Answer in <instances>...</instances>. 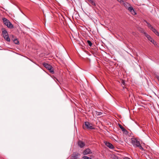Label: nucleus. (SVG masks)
I'll return each mask as SVG.
<instances>
[{"instance_id":"20","label":"nucleus","mask_w":159,"mask_h":159,"mask_svg":"<svg viewBox=\"0 0 159 159\" xmlns=\"http://www.w3.org/2000/svg\"><path fill=\"white\" fill-rule=\"evenodd\" d=\"M96 114L97 116H100L102 114V112H99L97 111H95Z\"/></svg>"},{"instance_id":"1","label":"nucleus","mask_w":159,"mask_h":159,"mask_svg":"<svg viewBox=\"0 0 159 159\" xmlns=\"http://www.w3.org/2000/svg\"><path fill=\"white\" fill-rule=\"evenodd\" d=\"M2 34L3 37L7 41L10 42V39L9 37L7 31L4 28L2 29Z\"/></svg>"},{"instance_id":"8","label":"nucleus","mask_w":159,"mask_h":159,"mask_svg":"<svg viewBox=\"0 0 159 159\" xmlns=\"http://www.w3.org/2000/svg\"><path fill=\"white\" fill-rule=\"evenodd\" d=\"M92 153V152L91 150L89 148H87L84 150L83 153L84 155H86Z\"/></svg>"},{"instance_id":"16","label":"nucleus","mask_w":159,"mask_h":159,"mask_svg":"<svg viewBox=\"0 0 159 159\" xmlns=\"http://www.w3.org/2000/svg\"><path fill=\"white\" fill-rule=\"evenodd\" d=\"M91 3L92 5L95 6L96 4L95 2L93 1V0H88Z\"/></svg>"},{"instance_id":"26","label":"nucleus","mask_w":159,"mask_h":159,"mask_svg":"<svg viewBox=\"0 0 159 159\" xmlns=\"http://www.w3.org/2000/svg\"><path fill=\"white\" fill-rule=\"evenodd\" d=\"M143 33L145 35L146 37L147 38V37H148V36L149 35L145 32H143Z\"/></svg>"},{"instance_id":"28","label":"nucleus","mask_w":159,"mask_h":159,"mask_svg":"<svg viewBox=\"0 0 159 159\" xmlns=\"http://www.w3.org/2000/svg\"><path fill=\"white\" fill-rule=\"evenodd\" d=\"M157 79L159 81V76L158 75H157L156 76Z\"/></svg>"},{"instance_id":"17","label":"nucleus","mask_w":159,"mask_h":159,"mask_svg":"<svg viewBox=\"0 0 159 159\" xmlns=\"http://www.w3.org/2000/svg\"><path fill=\"white\" fill-rule=\"evenodd\" d=\"M125 81L124 80H122L121 81V85L123 86V88H124V86L125 85Z\"/></svg>"},{"instance_id":"22","label":"nucleus","mask_w":159,"mask_h":159,"mask_svg":"<svg viewBox=\"0 0 159 159\" xmlns=\"http://www.w3.org/2000/svg\"><path fill=\"white\" fill-rule=\"evenodd\" d=\"M82 159H92V158L89 157L85 156L82 157Z\"/></svg>"},{"instance_id":"5","label":"nucleus","mask_w":159,"mask_h":159,"mask_svg":"<svg viewBox=\"0 0 159 159\" xmlns=\"http://www.w3.org/2000/svg\"><path fill=\"white\" fill-rule=\"evenodd\" d=\"M120 3L127 8H128L130 6V5L129 3L123 0L120 1Z\"/></svg>"},{"instance_id":"23","label":"nucleus","mask_w":159,"mask_h":159,"mask_svg":"<svg viewBox=\"0 0 159 159\" xmlns=\"http://www.w3.org/2000/svg\"><path fill=\"white\" fill-rule=\"evenodd\" d=\"M87 42L88 43V44L90 46H91L92 45V43L91 42V41H90V40H88L87 41Z\"/></svg>"},{"instance_id":"31","label":"nucleus","mask_w":159,"mask_h":159,"mask_svg":"<svg viewBox=\"0 0 159 159\" xmlns=\"http://www.w3.org/2000/svg\"><path fill=\"white\" fill-rule=\"evenodd\" d=\"M157 36H159V35H158Z\"/></svg>"},{"instance_id":"9","label":"nucleus","mask_w":159,"mask_h":159,"mask_svg":"<svg viewBox=\"0 0 159 159\" xmlns=\"http://www.w3.org/2000/svg\"><path fill=\"white\" fill-rule=\"evenodd\" d=\"M78 145L81 148H83L85 146V144L82 141L79 140L78 142Z\"/></svg>"},{"instance_id":"6","label":"nucleus","mask_w":159,"mask_h":159,"mask_svg":"<svg viewBox=\"0 0 159 159\" xmlns=\"http://www.w3.org/2000/svg\"><path fill=\"white\" fill-rule=\"evenodd\" d=\"M80 155L78 153H74L72 155L71 159H79L78 156Z\"/></svg>"},{"instance_id":"7","label":"nucleus","mask_w":159,"mask_h":159,"mask_svg":"<svg viewBox=\"0 0 159 159\" xmlns=\"http://www.w3.org/2000/svg\"><path fill=\"white\" fill-rule=\"evenodd\" d=\"M104 143L109 148L112 149L114 148L113 146L109 142L107 141H105L104 142Z\"/></svg>"},{"instance_id":"13","label":"nucleus","mask_w":159,"mask_h":159,"mask_svg":"<svg viewBox=\"0 0 159 159\" xmlns=\"http://www.w3.org/2000/svg\"><path fill=\"white\" fill-rule=\"evenodd\" d=\"M118 125L120 128L122 129L123 131H124L126 130L125 129V128L121 125L120 124H118Z\"/></svg>"},{"instance_id":"14","label":"nucleus","mask_w":159,"mask_h":159,"mask_svg":"<svg viewBox=\"0 0 159 159\" xmlns=\"http://www.w3.org/2000/svg\"><path fill=\"white\" fill-rule=\"evenodd\" d=\"M151 42L156 47H158V45H157V44L156 42H155L153 40H152L151 41Z\"/></svg>"},{"instance_id":"3","label":"nucleus","mask_w":159,"mask_h":159,"mask_svg":"<svg viewBox=\"0 0 159 159\" xmlns=\"http://www.w3.org/2000/svg\"><path fill=\"white\" fill-rule=\"evenodd\" d=\"M83 128L85 129L86 128L88 129H94L95 128L92 126V124L89 122H85L84 125L83 126Z\"/></svg>"},{"instance_id":"21","label":"nucleus","mask_w":159,"mask_h":159,"mask_svg":"<svg viewBox=\"0 0 159 159\" xmlns=\"http://www.w3.org/2000/svg\"><path fill=\"white\" fill-rule=\"evenodd\" d=\"M14 42L16 44H18L19 43V41L17 39H15L14 40Z\"/></svg>"},{"instance_id":"10","label":"nucleus","mask_w":159,"mask_h":159,"mask_svg":"<svg viewBox=\"0 0 159 159\" xmlns=\"http://www.w3.org/2000/svg\"><path fill=\"white\" fill-rule=\"evenodd\" d=\"M157 35H159V33L152 26L150 28Z\"/></svg>"},{"instance_id":"19","label":"nucleus","mask_w":159,"mask_h":159,"mask_svg":"<svg viewBox=\"0 0 159 159\" xmlns=\"http://www.w3.org/2000/svg\"><path fill=\"white\" fill-rule=\"evenodd\" d=\"M130 12L132 14L134 15H135L137 14L134 9Z\"/></svg>"},{"instance_id":"24","label":"nucleus","mask_w":159,"mask_h":159,"mask_svg":"<svg viewBox=\"0 0 159 159\" xmlns=\"http://www.w3.org/2000/svg\"><path fill=\"white\" fill-rule=\"evenodd\" d=\"M133 9V8L130 6L128 8V10L130 12H131Z\"/></svg>"},{"instance_id":"18","label":"nucleus","mask_w":159,"mask_h":159,"mask_svg":"<svg viewBox=\"0 0 159 159\" xmlns=\"http://www.w3.org/2000/svg\"><path fill=\"white\" fill-rule=\"evenodd\" d=\"M137 147H139V148L142 150H143L144 151V149H143V147H142V146L140 144V143L139 144V146H138Z\"/></svg>"},{"instance_id":"25","label":"nucleus","mask_w":159,"mask_h":159,"mask_svg":"<svg viewBox=\"0 0 159 159\" xmlns=\"http://www.w3.org/2000/svg\"><path fill=\"white\" fill-rule=\"evenodd\" d=\"M147 39H148L151 42V41L153 39L149 35V36H148V37H147Z\"/></svg>"},{"instance_id":"12","label":"nucleus","mask_w":159,"mask_h":159,"mask_svg":"<svg viewBox=\"0 0 159 159\" xmlns=\"http://www.w3.org/2000/svg\"><path fill=\"white\" fill-rule=\"evenodd\" d=\"M49 71L52 74L54 73V70L53 67L51 66V67L48 69Z\"/></svg>"},{"instance_id":"27","label":"nucleus","mask_w":159,"mask_h":159,"mask_svg":"<svg viewBox=\"0 0 159 159\" xmlns=\"http://www.w3.org/2000/svg\"><path fill=\"white\" fill-rule=\"evenodd\" d=\"M118 116V117H116L118 119H119V118H122V117H121V115H120V116Z\"/></svg>"},{"instance_id":"30","label":"nucleus","mask_w":159,"mask_h":159,"mask_svg":"<svg viewBox=\"0 0 159 159\" xmlns=\"http://www.w3.org/2000/svg\"><path fill=\"white\" fill-rule=\"evenodd\" d=\"M113 159H118V158L117 157H115V158H113Z\"/></svg>"},{"instance_id":"4","label":"nucleus","mask_w":159,"mask_h":159,"mask_svg":"<svg viewBox=\"0 0 159 159\" xmlns=\"http://www.w3.org/2000/svg\"><path fill=\"white\" fill-rule=\"evenodd\" d=\"M131 140L132 144L135 147H137L140 143L139 141L136 138H132L131 139Z\"/></svg>"},{"instance_id":"29","label":"nucleus","mask_w":159,"mask_h":159,"mask_svg":"<svg viewBox=\"0 0 159 159\" xmlns=\"http://www.w3.org/2000/svg\"><path fill=\"white\" fill-rule=\"evenodd\" d=\"M124 159H130L129 157H125L124 158Z\"/></svg>"},{"instance_id":"11","label":"nucleus","mask_w":159,"mask_h":159,"mask_svg":"<svg viewBox=\"0 0 159 159\" xmlns=\"http://www.w3.org/2000/svg\"><path fill=\"white\" fill-rule=\"evenodd\" d=\"M43 65L44 66V67H45L48 70V69L51 67L52 66L51 65L49 64L46 63H43Z\"/></svg>"},{"instance_id":"2","label":"nucleus","mask_w":159,"mask_h":159,"mask_svg":"<svg viewBox=\"0 0 159 159\" xmlns=\"http://www.w3.org/2000/svg\"><path fill=\"white\" fill-rule=\"evenodd\" d=\"M2 19L5 25L8 28L10 29L14 28L13 25L5 17L3 18Z\"/></svg>"},{"instance_id":"15","label":"nucleus","mask_w":159,"mask_h":159,"mask_svg":"<svg viewBox=\"0 0 159 159\" xmlns=\"http://www.w3.org/2000/svg\"><path fill=\"white\" fill-rule=\"evenodd\" d=\"M144 21L147 23V24L148 25V26L150 28L152 26L149 23H148V22H147L146 20H144Z\"/></svg>"}]
</instances>
